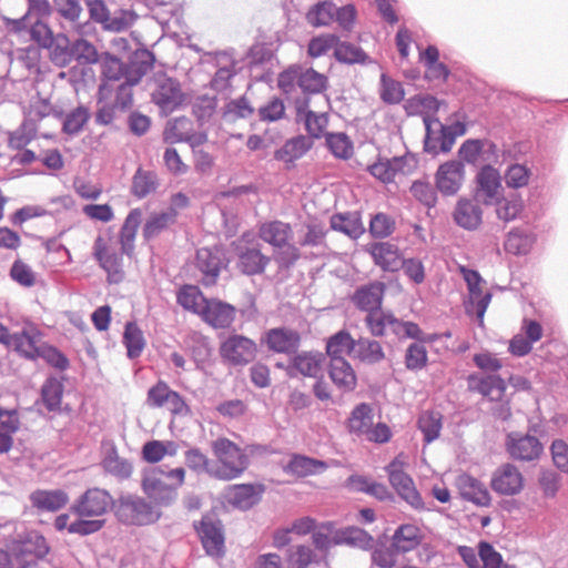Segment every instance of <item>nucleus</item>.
<instances>
[{"label": "nucleus", "instance_id": "44", "mask_svg": "<svg viewBox=\"0 0 568 568\" xmlns=\"http://www.w3.org/2000/svg\"><path fill=\"white\" fill-rule=\"evenodd\" d=\"M122 343L126 348L129 359L139 358L145 348L146 341L140 326L134 321L125 323Z\"/></svg>", "mask_w": 568, "mask_h": 568}, {"label": "nucleus", "instance_id": "55", "mask_svg": "<svg viewBox=\"0 0 568 568\" xmlns=\"http://www.w3.org/2000/svg\"><path fill=\"white\" fill-rule=\"evenodd\" d=\"M277 265V273L290 272L301 258L300 248L293 243H286L283 246L275 247L272 255Z\"/></svg>", "mask_w": 568, "mask_h": 568}, {"label": "nucleus", "instance_id": "37", "mask_svg": "<svg viewBox=\"0 0 568 568\" xmlns=\"http://www.w3.org/2000/svg\"><path fill=\"white\" fill-rule=\"evenodd\" d=\"M65 376L58 378L49 375L40 388V398L48 412H59L61 409L62 398L64 394Z\"/></svg>", "mask_w": 568, "mask_h": 568}, {"label": "nucleus", "instance_id": "20", "mask_svg": "<svg viewBox=\"0 0 568 568\" xmlns=\"http://www.w3.org/2000/svg\"><path fill=\"white\" fill-rule=\"evenodd\" d=\"M261 344H265L267 349L276 354H295L301 344L298 332L286 327H274L267 329L261 336Z\"/></svg>", "mask_w": 568, "mask_h": 568}, {"label": "nucleus", "instance_id": "6", "mask_svg": "<svg viewBox=\"0 0 568 568\" xmlns=\"http://www.w3.org/2000/svg\"><path fill=\"white\" fill-rule=\"evenodd\" d=\"M504 191L503 176L499 170L490 163L483 164L475 175L474 187L470 192L474 201L481 203L484 206H490Z\"/></svg>", "mask_w": 568, "mask_h": 568}, {"label": "nucleus", "instance_id": "59", "mask_svg": "<svg viewBox=\"0 0 568 568\" xmlns=\"http://www.w3.org/2000/svg\"><path fill=\"white\" fill-rule=\"evenodd\" d=\"M379 97L386 104H398L404 100L405 90L399 81L392 79L386 73H382Z\"/></svg>", "mask_w": 568, "mask_h": 568}, {"label": "nucleus", "instance_id": "17", "mask_svg": "<svg viewBox=\"0 0 568 568\" xmlns=\"http://www.w3.org/2000/svg\"><path fill=\"white\" fill-rule=\"evenodd\" d=\"M524 476L516 465L505 463L497 467L491 475V489L503 496H515L524 488Z\"/></svg>", "mask_w": 568, "mask_h": 568}, {"label": "nucleus", "instance_id": "21", "mask_svg": "<svg viewBox=\"0 0 568 568\" xmlns=\"http://www.w3.org/2000/svg\"><path fill=\"white\" fill-rule=\"evenodd\" d=\"M481 203L475 202L474 197L460 196L453 210L454 223L465 231H476L483 224L484 211Z\"/></svg>", "mask_w": 568, "mask_h": 568}, {"label": "nucleus", "instance_id": "28", "mask_svg": "<svg viewBox=\"0 0 568 568\" xmlns=\"http://www.w3.org/2000/svg\"><path fill=\"white\" fill-rule=\"evenodd\" d=\"M142 491L150 499L149 501L156 508L170 507L178 498V487L173 484H165L162 479L154 478H142L141 480Z\"/></svg>", "mask_w": 568, "mask_h": 568}, {"label": "nucleus", "instance_id": "27", "mask_svg": "<svg viewBox=\"0 0 568 568\" xmlns=\"http://www.w3.org/2000/svg\"><path fill=\"white\" fill-rule=\"evenodd\" d=\"M313 140L303 134L287 139L284 144L274 151L273 158L283 162L286 170L295 168V162L302 159L312 148Z\"/></svg>", "mask_w": 568, "mask_h": 568}, {"label": "nucleus", "instance_id": "2", "mask_svg": "<svg viewBox=\"0 0 568 568\" xmlns=\"http://www.w3.org/2000/svg\"><path fill=\"white\" fill-rule=\"evenodd\" d=\"M216 456L213 478L229 481L239 478L250 465L248 455L239 445L226 437H219L212 443Z\"/></svg>", "mask_w": 568, "mask_h": 568}, {"label": "nucleus", "instance_id": "42", "mask_svg": "<svg viewBox=\"0 0 568 568\" xmlns=\"http://www.w3.org/2000/svg\"><path fill=\"white\" fill-rule=\"evenodd\" d=\"M291 235V224L280 220L265 222L260 227V237L274 248L288 243Z\"/></svg>", "mask_w": 568, "mask_h": 568}, {"label": "nucleus", "instance_id": "64", "mask_svg": "<svg viewBox=\"0 0 568 568\" xmlns=\"http://www.w3.org/2000/svg\"><path fill=\"white\" fill-rule=\"evenodd\" d=\"M338 43L336 33H322L311 38L307 44V55L317 59L325 55L331 49L335 50Z\"/></svg>", "mask_w": 568, "mask_h": 568}, {"label": "nucleus", "instance_id": "56", "mask_svg": "<svg viewBox=\"0 0 568 568\" xmlns=\"http://www.w3.org/2000/svg\"><path fill=\"white\" fill-rule=\"evenodd\" d=\"M175 222V213L172 212H161L152 214L144 223L142 229V236L144 241L149 242L155 236H158L162 231L168 229L169 224H173Z\"/></svg>", "mask_w": 568, "mask_h": 568}, {"label": "nucleus", "instance_id": "14", "mask_svg": "<svg viewBox=\"0 0 568 568\" xmlns=\"http://www.w3.org/2000/svg\"><path fill=\"white\" fill-rule=\"evenodd\" d=\"M101 82L98 87V103L109 100L114 91V84L122 80L125 74L124 61L105 51L101 54Z\"/></svg>", "mask_w": 568, "mask_h": 568}, {"label": "nucleus", "instance_id": "30", "mask_svg": "<svg viewBox=\"0 0 568 568\" xmlns=\"http://www.w3.org/2000/svg\"><path fill=\"white\" fill-rule=\"evenodd\" d=\"M324 359V354L321 352L295 353L286 367V374L291 378L296 377L297 374L305 377H317V372Z\"/></svg>", "mask_w": 568, "mask_h": 568}, {"label": "nucleus", "instance_id": "18", "mask_svg": "<svg viewBox=\"0 0 568 568\" xmlns=\"http://www.w3.org/2000/svg\"><path fill=\"white\" fill-rule=\"evenodd\" d=\"M386 285L381 281H371L355 288L349 300L361 312H378L383 307Z\"/></svg>", "mask_w": 568, "mask_h": 568}, {"label": "nucleus", "instance_id": "48", "mask_svg": "<svg viewBox=\"0 0 568 568\" xmlns=\"http://www.w3.org/2000/svg\"><path fill=\"white\" fill-rule=\"evenodd\" d=\"M159 186L158 175L154 171L138 168L131 184V194L141 200L154 192Z\"/></svg>", "mask_w": 568, "mask_h": 568}, {"label": "nucleus", "instance_id": "24", "mask_svg": "<svg viewBox=\"0 0 568 568\" xmlns=\"http://www.w3.org/2000/svg\"><path fill=\"white\" fill-rule=\"evenodd\" d=\"M455 486L462 499L479 507H489L491 496L487 487L478 478L468 473L459 474L455 479Z\"/></svg>", "mask_w": 568, "mask_h": 568}, {"label": "nucleus", "instance_id": "11", "mask_svg": "<svg viewBox=\"0 0 568 568\" xmlns=\"http://www.w3.org/2000/svg\"><path fill=\"white\" fill-rule=\"evenodd\" d=\"M185 99L186 95L182 91L180 81L165 73L161 80H158V85L151 93V101L159 106L161 115L164 116L179 110Z\"/></svg>", "mask_w": 568, "mask_h": 568}, {"label": "nucleus", "instance_id": "46", "mask_svg": "<svg viewBox=\"0 0 568 568\" xmlns=\"http://www.w3.org/2000/svg\"><path fill=\"white\" fill-rule=\"evenodd\" d=\"M297 85L303 94L314 95L325 92L329 85L328 78L314 68H307L305 71L300 72Z\"/></svg>", "mask_w": 568, "mask_h": 568}, {"label": "nucleus", "instance_id": "4", "mask_svg": "<svg viewBox=\"0 0 568 568\" xmlns=\"http://www.w3.org/2000/svg\"><path fill=\"white\" fill-rule=\"evenodd\" d=\"M29 34L40 49L49 51L50 60L55 67L64 68L73 61V42L63 32L54 34L48 22H33Z\"/></svg>", "mask_w": 568, "mask_h": 568}, {"label": "nucleus", "instance_id": "3", "mask_svg": "<svg viewBox=\"0 0 568 568\" xmlns=\"http://www.w3.org/2000/svg\"><path fill=\"white\" fill-rule=\"evenodd\" d=\"M192 527L206 556L213 559L224 558L226 554L225 527L216 507L202 514L201 519L194 520Z\"/></svg>", "mask_w": 568, "mask_h": 568}, {"label": "nucleus", "instance_id": "45", "mask_svg": "<svg viewBox=\"0 0 568 568\" xmlns=\"http://www.w3.org/2000/svg\"><path fill=\"white\" fill-rule=\"evenodd\" d=\"M200 301L205 304L207 297L204 296L202 291L197 285L193 284H183L176 291V303L187 312H191L195 315H201L202 306L200 305Z\"/></svg>", "mask_w": 568, "mask_h": 568}, {"label": "nucleus", "instance_id": "40", "mask_svg": "<svg viewBox=\"0 0 568 568\" xmlns=\"http://www.w3.org/2000/svg\"><path fill=\"white\" fill-rule=\"evenodd\" d=\"M536 242V234L523 229L514 227L505 240V250L516 256L527 255Z\"/></svg>", "mask_w": 568, "mask_h": 568}, {"label": "nucleus", "instance_id": "38", "mask_svg": "<svg viewBox=\"0 0 568 568\" xmlns=\"http://www.w3.org/2000/svg\"><path fill=\"white\" fill-rule=\"evenodd\" d=\"M328 376L334 385L344 393L353 392L356 388L357 377L346 358L342 359V363L332 359L329 362Z\"/></svg>", "mask_w": 568, "mask_h": 568}, {"label": "nucleus", "instance_id": "47", "mask_svg": "<svg viewBox=\"0 0 568 568\" xmlns=\"http://www.w3.org/2000/svg\"><path fill=\"white\" fill-rule=\"evenodd\" d=\"M418 429L423 434L425 444L436 440L443 427V414L435 409L423 412L417 420Z\"/></svg>", "mask_w": 568, "mask_h": 568}, {"label": "nucleus", "instance_id": "35", "mask_svg": "<svg viewBox=\"0 0 568 568\" xmlns=\"http://www.w3.org/2000/svg\"><path fill=\"white\" fill-rule=\"evenodd\" d=\"M334 541L335 545H346L365 551H369L375 544L374 537L358 526H347L337 529L334 534Z\"/></svg>", "mask_w": 568, "mask_h": 568}, {"label": "nucleus", "instance_id": "9", "mask_svg": "<svg viewBox=\"0 0 568 568\" xmlns=\"http://www.w3.org/2000/svg\"><path fill=\"white\" fill-rule=\"evenodd\" d=\"M115 498L99 487L88 488L71 505L70 510L79 517H100L109 510L113 513Z\"/></svg>", "mask_w": 568, "mask_h": 568}, {"label": "nucleus", "instance_id": "52", "mask_svg": "<svg viewBox=\"0 0 568 568\" xmlns=\"http://www.w3.org/2000/svg\"><path fill=\"white\" fill-rule=\"evenodd\" d=\"M176 454V446L173 442H162L152 439L142 446L141 457L149 464L161 462L165 455L173 456Z\"/></svg>", "mask_w": 568, "mask_h": 568}, {"label": "nucleus", "instance_id": "10", "mask_svg": "<svg viewBox=\"0 0 568 568\" xmlns=\"http://www.w3.org/2000/svg\"><path fill=\"white\" fill-rule=\"evenodd\" d=\"M388 480L397 495L416 510H425V503L410 475L403 470V463L394 458L386 467Z\"/></svg>", "mask_w": 568, "mask_h": 568}, {"label": "nucleus", "instance_id": "39", "mask_svg": "<svg viewBox=\"0 0 568 568\" xmlns=\"http://www.w3.org/2000/svg\"><path fill=\"white\" fill-rule=\"evenodd\" d=\"M333 57L338 63L345 65H367L372 63V58L362 47L349 41H343L339 37Z\"/></svg>", "mask_w": 568, "mask_h": 568}, {"label": "nucleus", "instance_id": "34", "mask_svg": "<svg viewBox=\"0 0 568 568\" xmlns=\"http://www.w3.org/2000/svg\"><path fill=\"white\" fill-rule=\"evenodd\" d=\"M237 257L239 270L242 274L247 276L262 274L271 262V257L264 255L257 247H241Z\"/></svg>", "mask_w": 568, "mask_h": 568}, {"label": "nucleus", "instance_id": "54", "mask_svg": "<svg viewBox=\"0 0 568 568\" xmlns=\"http://www.w3.org/2000/svg\"><path fill=\"white\" fill-rule=\"evenodd\" d=\"M399 554L392 548V542L387 546L381 537L375 539L374 547L371 549L372 564L378 568H394L397 564Z\"/></svg>", "mask_w": 568, "mask_h": 568}, {"label": "nucleus", "instance_id": "50", "mask_svg": "<svg viewBox=\"0 0 568 568\" xmlns=\"http://www.w3.org/2000/svg\"><path fill=\"white\" fill-rule=\"evenodd\" d=\"M184 464L196 475L207 474L213 478L215 460L209 459V457L202 453L199 447H191L184 452Z\"/></svg>", "mask_w": 568, "mask_h": 568}, {"label": "nucleus", "instance_id": "43", "mask_svg": "<svg viewBox=\"0 0 568 568\" xmlns=\"http://www.w3.org/2000/svg\"><path fill=\"white\" fill-rule=\"evenodd\" d=\"M265 491L263 484H237L234 486V495L232 497V505L239 508L247 509L256 505Z\"/></svg>", "mask_w": 568, "mask_h": 568}, {"label": "nucleus", "instance_id": "7", "mask_svg": "<svg viewBox=\"0 0 568 568\" xmlns=\"http://www.w3.org/2000/svg\"><path fill=\"white\" fill-rule=\"evenodd\" d=\"M195 261L196 268L203 274L201 283L205 287L215 285L221 271L230 264L226 250L221 244L199 248L195 254Z\"/></svg>", "mask_w": 568, "mask_h": 568}, {"label": "nucleus", "instance_id": "61", "mask_svg": "<svg viewBox=\"0 0 568 568\" xmlns=\"http://www.w3.org/2000/svg\"><path fill=\"white\" fill-rule=\"evenodd\" d=\"M395 225V220L390 215L377 212L371 216L368 232L373 239L382 240L394 233Z\"/></svg>", "mask_w": 568, "mask_h": 568}, {"label": "nucleus", "instance_id": "13", "mask_svg": "<svg viewBox=\"0 0 568 568\" xmlns=\"http://www.w3.org/2000/svg\"><path fill=\"white\" fill-rule=\"evenodd\" d=\"M92 255L99 266L106 273L109 284H119L124 280L122 254L114 250L110 251L102 235H98L94 240Z\"/></svg>", "mask_w": 568, "mask_h": 568}, {"label": "nucleus", "instance_id": "57", "mask_svg": "<svg viewBox=\"0 0 568 568\" xmlns=\"http://www.w3.org/2000/svg\"><path fill=\"white\" fill-rule=\"evenodd\" d=\"M102 466L108 473L120 479H129L133 471L132 463L125 458H120L115 447H112L104 457Z\"/></svg>", "mask_w": 568, "mask_h": 568}, {"label": "nucleus", "instance_id": "32", "mask_svg": "<svg viewBox=\"0 0 568 568\" xmlns=\"http://www.w3.org/2000/svg\"><path fill=\"white\" fill-rule=\"evenodd\" d=\"M29 500L39 513H55L68 504L69 496L62 489H36L29 495Z\"/></svg>", "mask_w": 568, "mask_h": 568}, {"label": "nucleus", "instance_id": "31", "mask_svg": "<svg viewBox=\"0 0 568 568\" xmlns=\"http://www.w3.org/2000/svg\"><path fill=\"white\" fill-rule=\"evenodd\" d=\"M329 226L333 231L339 232L352 240H358L365 233L359 211L334 213L329 217Z\"/></svg>", "mask_w": 568, "mask_h": 568}, {"label": "nucleus", "instance_id": "53", "mask_svg": "<svg viewBox=\"0 0 568 568\" xmlns=\"http://www.w3.org/2000/svg\"><path fill=\"white\" fill-rule=\"evenodd\" d=\"M326 145L329 152L341 160H348L354 153V145L345 132H327L325 134Z\"/></svg>", "mask_w": 568, "mask_h": 568}, {"label": "nucleus", "instance_id": "58", "mask_svg": "<svg viewBox=\"0 0 568 568\" xmlns=\"http://www.w3.org/2000/svg\"><path fill=\"white\" fill-rule=\"evenodd\" d=\"M91 116L88 106L80 104L71 110L64 118L62 123V132L69 135L80 133Z\"/></svg>", "mask_w": 568, "mask_h": 568}, {"label": "nucleus", "instance_id": "5", "mask_svg": "<svg viewBox=\"0 0 568 568\" xmlns=\"http://www.w3.org/2000/svg\"><path fill=\"white\" fill-rule=\"evenodd\" d=\"M40 335L41 333L37 328L29 332L26 346H23L20 356L29 361L41 358L52 368L60 372L67 371L70 367L68 356L52 344L47 342L38 344V337Z\"/></svg>", "mask_w": 568, "mask_h": 568}, {"label": "nucleus", "instance_id": "60", "mask_svg": "<svg viewBox=\"0 0 568 568\" xmlns=\"http://www.w3.org/2000/svg\"><path fill=\"white\" fill-rule=\"evenodd\" d=\"M531 174L530 168L526 164L513 163L507 166L501 176L507 187L518 190L529 183Z\"/></svg>", "mask_w": 568, "mask_h": 568}, {"label": "nucleus", "instance_id": "12", "mask_svg": "<svg viewBox=\"0 0 568 568\" xmlns=\"http://www.w3.org/2000/svg\"><path fill=\"white\" fill-rule=\"evenodd\" d=\"M505 449L513 460L534 462L541 456L544 445L534 435L510 432L505 438Z\"/></svg>", "mask_w": 568, "mask_h": 568}, {"label": "nucleus", "instance_id": "33", "mask_svg": "<svg viewBox=\"0 0 568 568\" xmlns=\"http://www.w3.org/2000/svg\"><path fill=\"white\" fill-rule=\"evenodd\" d=\"M327 467L328 465L325 460L295 453L292 454L287 464L283 466V471L303 478L322 474Z\"/></svg>", "mask_w": 568, "mask_h": 568}, {"label": "nucleus", "instance_id": "36", "mask_svg": "<svg viewBox=\"0 0 568 568\" xmlns=\"http://www.w3.org/2000/svg\"><path fill=\"white\" fill-rule=\"evenodd\" d=\"M491 206H495L497 219L508 223L517 220L525 209L521 195L515 191L500 193L498 199Z\"/></svg>", "mask_w": 568, "mask_h": 568}, {"label": "nucleus", "instance_id": "49", "mask_svg": "<svg viewBox=\"0 0 568 568\" xmlns=\"http://www.w3.org/2000/svg\"><path fill=\"white\" fill-rule=\"evenodd\" d=\"M336 4L329 0L318 1L306 12L307 22L314 27H327L334 21Z\"/></svg>", "mask_w": 568, "mask_h": 568}, {"label": "nucleus", "instance_id": "63", "mask_svg": "<svg viewBox=\"0 0 568 568\" xmlns=\"http://www.w3.org/2000/svg\"><path fill=\"white\" fill-rule=\"evenodd\" d=\"M315 561L314 551L306 545H297L286 549V568H307Z\"/></svg>", "mask_w": 568, "mask_h": 568}, {"label": "nucleus", "instance_id": "25", "mask_svg": "<svg viewBox=\"0 0 568 568\" xmlns=\"http://www.w3.org/2000/svg\"><path fill=\"white\" fill-rule=\"evenodd\" d=\"M364 251L369 253L374 264L384 272H398L403 270L402 254L397 245L389 242H371L364 246Z\"/></svg>", "mask_w": 568, "mask_h": 568}, {"label": "nucleus", "instance_id": "51", "mask_svg": "<svg viewBox=\"0 0 568 568\" xmlns=\"http://www.w3.org/2000/svg\"><path fill=\"white\" fill-rule=\"evenodd\" d=\"M352 355L366 364H376L385 358L381 343L367 338L356 341V347Z\"/></svg>", "mask_w": 568, "mask_h": 568}, {"label": "nucleus", "instance_id": "22", "mask_svg": "<svg viewBox=\"0 0 568 568\" xmlns=\"http://www.w3.org/2000/svg\"><path fill=\"white\" fill-rule=\"evenodd\" d=\"M155 62L156 58L153 51L148 48H136L129 61L124 62L125 74L122 77V81L131 87L138 85L143 77L153 69Z\"/></svg>", "mask_w": 568, "mask_h": 568}, {"label": "nucleus", "instance_id": "29", "mask_svg": "<svg viewBox=\"0 0 568 568\" xmlns=\"http://www.w3.org/2000/svg\"><path fill=\"white\" fill-rule=\"evenodd\" d=\"M423 540L422 529L417 525L408 523L398 525L390 537L392 548L399 555L417 549Z\"/></svg>", "mask_w": 568, "mask_h": 568}, {"label": "nucleus", "instance_id": "23", "mask_svg": "<svg viewBox=\"0 0 568 568\" xmlns=\"http://www.w3.org/2000/svg\"><path fill=\"white\" fill-rule=\"evenodd\" d=\"M408 160L413 161L412 168H416L417 159L415 154L407 152L400 156L384 159L378 156L377 161L368 165L367 171L378 181L388 184L392 183L397 173H403Z\"/></svg>", "mask_w": 568, "mask_h": 568}, {"label": "nucleus", "instance_id": "41", "mask_svg": "<svg viewBox=\"0 0 568 568\" xmlns=\"http://www.w3.org/2000/svg\"><path fill=\"white\" fill-rule=\"evenodd\" d=\"M355 347L356 341L351 333L347 329H341L328 337L325 351L331 361L334 359L337 363H342V359L345 358L343 353L346 352L348 355H352Z\"/></svg>", "mask_w": 568, "mask_h": 568}, {"label": "nucleus", "instance_id": "16", "mask_svg": "<svg viewBox=\"0 0 568 568\" xmlns=\"http://www.w3.org/2000/svg\"><path fill=\"white\" fill-rule=\"evenodd\" d=\"M10 550L18 560L26 556L41 560L50 552V546L40 531L32 529L18 534L10 545Z\"/></svg>", "mask_w": 568, "mask_h": 568}, {"label": "nucleus", "instance_id": "8", "mask_svg": "<svg viewBox=\"0 0 568 568\" xmlns=\"http://www.w3.org/2000/svg\"><path fill=\"white\" fill-rule=\"evenodd\" d=\"M257 352V345L252 338L237 333L229 335L219 348L223 362L234 367L252 363Z\"/></svg>", "mask_w": 568, "mask_h": 568}, {"label": "nucleus", "instance_id": "26", "mask_svg": "<svg viewBox=\"0 0 568 568\" xmlns=\"http://www.w3.org/2000/svg\"><path fill=\"white\" fill-rule=\"evenodd\" d=\"M236 308L224 301L207 298L202 306L201 318L213 328H229L235 321Z\"/></svg>", "mask_w": 568, "mask_h": 568}, {"label": "nucleus", "instance_id": "62", "mask_svg": "<svg viewBox=\"0 0 568 568\" xmlns=\"http://www.w3.org/2000/svg\"><path fill=\"white\" fill-rule=\"evenodd\" d=\"M483 141L481 138H471L465 140L458 151L457 161H463V165L469 164L476 166L479 161L483 162Z\"/></svg>", "mask_w": 568, "mask_h": 568}, {"label": "nucleus", "instance_id": "19", "mask_svg": "<svg viewBox=\"0 0 568 568\" xmlns=\"http://www.w3.org/2000/svg\"><path fill=\"white\" fill-rule=\"evenodd\" d=\"M462 274L468 288L469 304L475 306L478 324L483 325L485 313L493 298V293L483 292L481 283L484 278L477 270L463 267Z\"/></svg>", "mask_w": 568, "mask_h": 568}, {"label": "nucleus", "instance_id": "1", "mask_svg": "<svg viewBox=\"0 0 568 568\" xmlns=\"http://www.w3.org/2000/svg\"><path fill=\"white\" fill-rule=\"evenodd\" d=\"M113 515L124 526L143 527L158 523L162 511L136 494L121 493L115 498Z\"/></svg>", "mask_w": 568, "mask_h": 568}, {"label": "nucleus", "instance_id": "15", "mask_svg": "<svg viewBox=\"0 0 568 568\" xmlns=\"http://www.w3.org/2000/svg\"><path fill=\"white\" fill-rule=\"evenodd\" d=\"M465 175L463 161H446L439 164L435 172V186L444 196H454L460 191Z\"/></svg>", "mask_w": 568, "mask_h": 568}]
</instances>
